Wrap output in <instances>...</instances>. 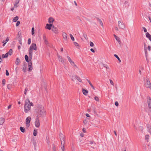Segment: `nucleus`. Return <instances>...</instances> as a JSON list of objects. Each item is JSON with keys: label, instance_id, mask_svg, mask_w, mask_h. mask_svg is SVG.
<instances>
[{"label": "nucleus", "instance_id": "1", "mask_svg": "<svg viewBox=\"0 0 151 151\" xmlns=\"http://www.w3.org/2000/svg\"><path fill=\"white\" fill-rule=\"evenodd\" d=\"M33 104L32 103L30 102L28 99H27L25 101L24 104V111L27 113L31 109V106H33Z\"/></svg>", "mask_w": 151, "mask_h": 151}, {"label": "nucleus", "instance_id": "2", "mask_svg": "<svg viewBox=\"0 0 151 151\" xmlns=\"http://www.w3.org/2000/svg\"><path fill=\"white\" fill-rule=\"evenodd\" d=\"M45 112L44 107L41 106L39 108L37 113L40 116L43 117L45 114Z\"/></svg>", "mask_w": 151, "mask_h": 151}, {"label": "nucleus", "instance_id": "3", "mask_svg": "<svg viewBox=\"0 0 151 151\" xmlns=\"http://www.w3.org/2000/svg\"><path fill=\"white\" fill-rule=\"evenodd\" d=\"M144 84L146 88L151 89V84L149 80L147 78H146Z\"/></svg>", "mask_w": 151, "mask_h": 151}, {"label": "nucleus", "instance_id": "4", "mask_svg": "<svg viewBox=\"0 0 151 151\" xmlns=\"http://www.w3.org/2000/svg\"><path fill=\"white\" fill-rule=\"evenodd\" d=\"M36 51L37 50L36 45L35 43H32L29 47V50L32 51V50Z\"/></svg>", "mask_w": 151, "mask_h": 151}, {"label": "nucleus", "instance_id": "5", "mask_svg": "<svg viewBox=\"0 0 151 151\" xmlns=\"http://www.w3.org/2000/svg\"><path fill=\"white\" fill-rule=\"evenodd\" d=\"M28 71L29 72L31 71L33 69L32 64V61H29V62L28 63Z\"/></svg>", "mask_w": 151, "mask_h": 151}, {"label": "nucleus", "instance_id": "6", "mask_svg": "<svg viewBox=\"0 0 151 151\" xmlns=\"http://www.w3.org/2000/svg\"><path fill=\"white\" fill-rule=\"evenodd\" d=\"M31 117L30 116L27 117L26 119V124L27 127H29L30 125L29 123L31 121Z\"/></svg>", "mask_w": 151, "mask_h": 151}, {"label": "nucleus", "instance_id": "7", "mask_svg": "<svg viewBox=\"0 0 151 151\" xmlns=\"http://www.w3.org/2000/svg\"><path fill=\"white\" fill-rule=\"evenodd\" d=\"M119 27L122 29H124L125 28V25L124 24L123 22H121L120 21H118Z\"/></svg>", "mask_w": 151, "mask_h": 151}, {"label": "nucleus", "instance_id": "8", "mask_svg": "<svg viewBox=\"0 0 151 151\" xmlns=\"http://www.w3.org/2000/svg\"><path fill=\"white\" fill-rule=\"evenodd\" d=\"M35 125L37 127H38L40 125V123L39 120L38 116H37V117L36 118V121L35 122Z\"/></svg>", "mask_w": 151, "mask_h": 151}, {"label": "nucleus", "instance_id": "9", "mask_svg": "<svg viewBox=\"0 0 151 151\" xmlns=\"http://www.w3.org/2000/svg\"><path fill=\"white\" fill-rule=\"evenodd\" d=\"M58 59L59 61L61 62L62 63H64L66 62V60L65 59H63L61 56H60L59 55H58Z\"/></svg>", "mask_w": 151, "mask_h": 151}, {"label": "nucleus", "instance_id": "10", "mask_svg": "<svg viewBox=\"0 0 151 151\" xmlns=\"http://www.w3.org/2000/svg\"><path fill=\"white\" fill-rule=\"evenodd\" d=\"M147 103L148 108L150 109V112H151V99L150 97L149 98V99L147 100Z\"/></svg>", "mask_w": 151, "mask_h": 151}, {"label": "nucleus", "instance_id": "11", "mask_svg": "<svg viewBox=\"0 0 151 151\" xmlns=\"http://www.w3.org/2000/svg\"><path fill=\"white\" fill-rule=\"evenodd\" d=\"M60 138L61 142V141L65 142V139L64 138V136L61 133L60 134Z\"/></svg>", "mask_w": 151, "mask_h": 151}, {"label": "nucleus", "instance_id": "12", "mask_svg": "<svg viewBox=\"0 0 151 151\" xmlns=\"http://www.w3.org/2000/svg\"><path fill=\"white\" fill-rule=\"evenodd\" d=\"M27 64L25 62L23 64L22 70L24 73H25L27 71Z\"/></svg>", "mask_w": 151, "mask_h": 151}, {"label": "nucleus", "instance_id": "13", "mask_svg": "<svg viewBox=\"0 0 151 151\" xmlns=\"http://www.w3.org/2000/svg\"><path fill=\"white\" fill-rule=\"evenodd\" d=\"M65 144V142L61 141V147L62 151H65V149L64 147V145Z\"/></svg>", "mask_w": 151, "mask_h": 151}, {"label": "nucleus", "instance_id": "14", "mask_svg": "<svg viewBox=\"0 0 151 151\" xmlns=\"http://www.w3.org/2000/svg\"><path fill=\"white\" fill-rule=\"evenodd\" d=\"M29 61H32L31 59L32 56V51L29 50Z\"/></svg>", "mask_w": 151, "mask_h": 151}, {"label": "nucleus", "instance_id": "15", "mask_svg": "<svg viewBox=\"0 0 151 151\" xmlns=\"http://www.w3.org/2000/svg\"><path fill=\"white\" fill-rule=\"evenodd\" d=\"M43 39L44 40V42L47 45L49 46V43L48 42V41L46 39V37L45 35L43 36Z\"/></svg>", "mask_w": 151, "mask_h": 151}, {"label": "nucleus", "instance_id": "16", "mask_svg": "<svg viewBox=\"0 0 151 151\" xmlns=\"http://www.w3.org/2000/svg\"><path fill=\"white\" fill-rule=\"evenodd\" d=\"M52 30L55 34H57L58 33V29L56 27H54L52 28Z\"/></svg>", "mask_w": 151, "mask_h": 151}, {"label": "nucleus", "instance_id": "17", "mask_svg": "<svg viewBox=\"0 0 151 151\" xmlns=\"http://www.w3.org/2000/svg\"><path fill=\"white\" fill-rule=\"evenodd\" d=\"M146 36L149 39L150 41H151V35L148 32L146 33Z\"/></svg>", "mask_w": 151, "mask_h": 151}, {"label": "nucleus", "instance_id": "18", "mask_svg": "<svg viewBox=\"0 0 151 151\" xmlns=\"http://www.w3.org/2000/svg\"><path fill=\"white\" fill-rule=\"evenodd\" d=\"M54 21V19L53 18L51 17L49 18L48 22L49 23H52Z\"/></svg>", "mask_w": 151, "mask_h": 151}, {"label": "nucleus", "instance_id": "19", "mask_svg": "<svg viewBox=\"0 0 151 151\" xmlns=\"http://www.w3.org/2000/svg\"><path fill=\"white\" fill-rule=\"evenodd\" d=\"M67 58H68V60L69 61V62H70V64L73 65L74 64V62H73L71 59L70 58L69 56H67Z\"/></svg>", "mask_w": 151, "mask_h": 151}, {"label": "nucleus", "instance_id": "20", "mask_svg": "<svg viewBox=\"0 0 151 151\" xmlns=\"http://www.w3.org/2000/svg\"><path fill=\"white\" fill-rule=\"evenodd\" d=\"M82 92L84 95L86 96L88 93V91L87 90H85L84 89H82Z\"/></svg>", "mask_w": 151, "mask_h": 151}, {"label": "nucleus", "instance_id": "21", "mask_svg": "<svg viewBox=\"0 0 151 151\" xmlns=\"http://www.w3.org/2000/svg\"><path fill=\"white\" fill-rule=\"evenodd\" d=\"M20 1V0H16L15 4H14V6L15 7H17L18 6V3H19Z\"/></svg>", "mask_w": 151, "mask_h": 151}, {"label": "nucleus", "instance_id": "22", "mask_svg": "<svg viewBox=\"0 0 151 151\" xmlns=\"http://www.w3.org/2000/svg\"><path fill=\"white\" fill-rule=\"evenodd\" d=\"M5 121L4 119L2 117L0 118V125L3 124Z\"/></svg>", "mask_w": 151, "mask_h": 151}, {"label": "nucleus", "instance_id": "23", "mask_svg": "<svg viewBox=\"0 0 151 151\" xmlns=\"http://www.w3.org/2000/svg\"><path fill=\"white\" fill-rule=\"evenodd\" d=\"M96 19L97 20L99 21L101 25L102 26V27H103V24L101 20L99 18L97 17L96 18Z\"/></svg>", "mask_w": 151, "mask_h": 151}, {"label": "nucleus", "instance_id": "24", "mask_svg": "<svg viewBox=\"0 0 151 151\" xmlns=\"http://www.w3.org/2000/svg\"><path fill=\"white\" fill-rule=\"evenodd\" d=\"M20 60L18 58H17L15 63L17 65H18L20 63Z\"/></svg>", "mask_w": 151, "mask_h": 151}, {"label": "nucleus", "instance_id": "25", "mask_svg": "<svg viewBox=\"0 0 151 151\" xmlns=\"http://www.w3.org/2000/svg\"><path fill=\"white\" fill-rule=\"evenodd\" d=\"M24 58L26 61L28 63L29 62V57L28 56V55H25Z\"/></svg>", "mask_w": 151, "mask_h": 151}, {"label": "nucleus", "instance_id": "26", "mask_svg": "<svg viewBox=\"0 0 151 151\" xmlns=\"http://www.w3.org/2000/svg\"><path fill=\"white\" fill-rule=\"evenodd\" d=\"M20 129L22 132L24 133L25 132V129L22 127H20Z\"/></svg>", "mask_w": 151, "mask_h": 151}, {"label": "nucleus", "instance_id": "27", "mask_svg": "<svg viewBox=\"0 0 151 151\" xmlns=\"http://www.w3.org/2000/svg\"><path fill=\"white\" fill-rule=\"evenodd\" d=\"M75 77L76 78V79L79 82H82L81 79L77 76H75Z\"/></svg>", "mask_w": 151, "mask_h": 151}, {"label": "nucleus", "instance_id": "28", "mask_svg": "<svg viewBox=\"0 0 151 151\" xmlns=\"http://www.w3.org/2000/svg\"><path fill=\"white\" fill-rule=\"evenodd\" d=\"M45 28L46 29H49V30H50L51 29V27L49 25V24H46V26L45 27Z\"/></svg>", "mask_w": 151, "mask_h": 151}, {"label": "nucleus", "instance_id": "29", "mask_svg": "<svg viewBox=\"0 0 151 151\" xmlns=\"http://www.w3.org/2000/svg\"><path fill=\"white\" fill-rule=\"evenodd\" d=\"M33 135L34 136H36L37 134V130L36 129H35L33 131Z\"/></svg>", "mask_w": 151, "mask_h": 151}, {"label": "nucleus", "instance_id": "30", "mask_svg": "<svg viewBox=\"0 0 151 151\" xmlns=\"http://www.w3.org/2000/svg\"><path fill=\"white\" fill-rule=\"evenodd\" d=\"M86 80L89 83L90 85V86H91V87L93 89H95L94 87L93 86V85L92 84V83H91V82L90 81H89L88 79H86Z\"/></svg>", "mask_w": 151, "mask_h": 151}, {"label": "nucleus", "instance_id": "31", "mask_svg": "<svg viewBox=\"0 0 151 151\" xmlns=\"http://www.w3.org/2000/svg\"><path fill=\"white\" fill-rule=\"evenodd\" d=\"M19 19V17L18 16H16L14 18L13 20V22H16L17 20Z\"/></svg>", "mask_w": 151, "mask_h": 151}, {"label": "nucleus", "instance_id": "32", "mask_svg": "<svg viewBox=\"0 0 151 151\" xmlns=\"http://www.w3.org/2000/svg\"><path fill=\"white\" fill-rule=\"evenodd\" d=\"M8 53V54L10 55H12L13 53V50L12 49H10L9 50V51L7 52Z\"/></svg>", "mask_w": 151, "mask_h": 151}, {"label": "nucleus", "instance_id": "33", "mask_svg": "<svg viewBox=\"0 0 151 151\" xmlns=\"http://www.w3.org/2000/svg\"><path fill=\"white\" fill-rule=\"evenodd\" d=\"M114 56L118 60H119V63L121 62V60H120V59L119 58V57L118 56L116 55V54H114Z\"/></svg>", "mask_w": 151, "mask_h": 151}, {"label": "nucleus", "instance_id": "34", "mask_svg": "<svg viewBox=\"0 0 151 151\" xmlns=\"http://www.w3.org/2000/svg\"><path fill=\"white\" fill-rule=\"evenodd\" d=\"M9 40V37H7L6 38V40H5V42L3 45V46H4L5 44H6V43H7V42Z\"/></svg>", "mask_w": 151, "mask_h": 151}, {"label": "nucleus", "instance_id": "35", "mask_svg": "<svg viewBox=\"0 0 151 151\" xmlns=\"http://www.w3.org/2000/svg\"><path fill=\"white\" fill-rule=\"evenodd\" d=\"M63 37L64 39H66V40L67 39V35L66 34V33H64L63 34Z\"/></svg>", "mask_w": 151, "mask_h": 151}, {"label": "nucleus", "instance_id": "36", "mask_svg": "<svg viewBox=\"0 0 151 151\" xmlns=\"http://www.w3.org/2000/svg\"><path fill=\"white\" fill-rule=\"evenodd\" d=\"M116 40L119 42V43H121V41L119 37L117 36L116 37H115Z\"/></svg>", "mask_w": 151, "mask_h": 151}, {"label": "nucleus", "instance_id": "37", "mask_svg": "<svg viewBox=\"0 0 151 151\" xmlns=\"http://www.w3.org/2000/svg\"><path fill=\"white\" fill-rule=\"evenodd\" d=\"M21 33H22V32L21 31H19L18 32V36L19 37V38L21 37Z\"/></svg>", "mask_w": 151, "mask_h": 151}, {"label": "nucleus", "instance_id": "38", "mask_svg": "<svg viewBox=\"0 0 151 151\" xmlns=\"http://www.w3.org/2000/svg\"><path fill=\"white\" fill-rule=\"evenodd\" d=\"M149 136L148 135H146L145 136V139L146 140H147V142H148V139H149Z\"/></svg>", "mask_w": 151, "mask_h": 151}, {"label": "nucleus", "instance_id": "39", "mask_svg": "<svg viewBox=\"0 0 151 151\" xmlns=\"http://www.w3.org/2000/svg\"><path fill=\"white\" fill-rule=\"evenodd\" d=\"M94 109H96V108H95V107L94 106H92L91 107V108L90 109L88 110V111H90V110H92V111H94Z\"/></svg>", "mask_w": 151, "mask_h": 151}, {"label": "nucleus", "instance_id": "40", "mask_svg": "<svg viewBox=\"0 0 151 151\" xmlns=\"http://www.w3.org/2000/svg\"><path fill=\"white\" fill-rule=\"evenodd\" d=\"M70 38H71V40L72 41H74V40H75L74 38L73 37V35H72L71 34H70Z\"/></svg>", "mask_w": 151, "mask_h": 151}, {"label": "nucleus", "instance_id": "41", "mask_svg": "<svg viewBox=\"0 0 151 151\" xmlns=\"http://www.w3.org/2000/svg\"><path fill=\"white\" fill-rule=\"evenodd\" d=\"M83 36L84 38L86 40H88V38L87 35L85 33H83Z\"/></svg>", "mask_w": 151, "mask_h": 151}, {"label": "nucleus", "instance_id": "42", "mask_svg": "<svg viewBox=\"0 0 151 151\" xmlns=\"http://www.w3.org/2000/svg\"><path fill=\"white\" fill-rule=\"evenodd\" d=\"M35 29L34 27H32V35H33L34 34Z\"/></svg>", "mask_w": 151, "mask_h": 151}, {"label": "nucleus", "instance_id": "43", "mask_svg": "<svg viewBox=\"0 0 151 151\" xmlns=\"http://www.w3.org/2000/svg\"><path fill=\"white\" fill-rule=\"evenodd\" d=\"M102 64L103 65V66H104V67H105V68H106V69H109V67L107 66V65L105 64H104L103 63H102Z\"/></svg>", "mask_w": 151, "mask_h": 151}, {"label": "nucleus", "instance_id": "44", "mask_svg": "<svg viewBox=\"0 0 151 151\" xmlns=\"http://www.w3.org/2000/svg\"><path fill=\"white\" fill-rule=\"evenodd\" d=\"M32 142L35 147L37 145V143L36 142V141L35 140H33V141Z\"/></svg>", "mask_w": 151, "mask_h": 151}, {"label": "nucleus", "instance_id": "45", "mask_svg": "<svg viewBox=\"0 0 151 151\" xmlns=\"http://www.w3.org/2000/svg\"><path fill=\"white\" fill-rule=\"evenodd\" d=\"M73 43H74V45H75V46H79V44L77 42H73Z\"/></svg>", "mask_w": 151, "mask_h": 151}, {"label": "nucleus", "instance_id": "46", "mask_svg": "<svg viewBox=\"0 0 151 151\" xmlns=\"http://www.w3.org/2000/svg\"><path fill=\"white\" fill-rule=\"evenodd\" d=\"M90 46L92 47L93 46L94 44L92 42L90 41Z\"/></svg>", "mask_w": 151, "mask_h": 151}, {"label": "nucleus", "instance_id": "47", "mask_svg": "<svg viewBox=\"0 0 151 151\" xmlns=\"http://www.w3.org/2000/svg\"><path fill=\"white\" fill-rule=\"evenodd\" d=\"M20 22L19 21H17L16 24V26L17 27L20 24Z\"/></svg>", "mask_w": 151, "mask_h": 151}, {"label": "nucleus", "instance_id": "48", "mask_svg": "<svg viewBox=\"0 0 151 151\" xmlns=\"http://www.w3.org/2000/svg\"><path fill=\"white\" fill-rule=\"evenodd\" d=\"M94 99L96 101H99V98L97 96H95L94 97Z\"/></svg>", "mask_w": 151, "mask_h": 151}, {"label": "nucleus", "instance_id": "49", "mask_svg": "<svg viewBox=\"0 0 151 151\" xmlns=\"http://www.w3.org/2000/svg\"><path fill=\"white\" fill-rule=\"evenodd\" d=\"M31 39L30 38H29L28 40V44L29 45L31 43Z\"/></svg>", "mask_w": 151, "mask_h": 151}, {"label": "nucleus", "instance_id": "50", "mask_svg": "<svg viewBox=\"0 0 151 151\" xmlns=\"http://www.w3.org/2000/svg\"><path fill=\"white\" fill-rule=\"evenodd\" d=\"M28 90V88H27L26 87L25 88V91H24V94H25V95L26 94Z\"/></svg>", "mask_w": 151, "mask_h": 151}, {"label": "nucleus", "instance_id": "51", "mask_svg": "<svg viewBox=\"0 0 151 151\" xmlns=\"http://www.w3.org/2000/svg\"><path fill=\"white\" fill-rule=\"evenodd\" d=\"M6 81L5 79H3L2 80V83L3 85H4L5 84Z\"/></svg>", "mask_w": 151, "mask_h": 151}, {"label": "nucleus", "instance_id": "52", "mask_svg": "<svg viewBox=\"0 0 151 151\" xmlns=\"http://www.w3.org/2000/svg\"><path fill=\"white\" fill-rule=\"evenodd\" d=\"M19 42L20 44H22V40L21 37L19 38Z\"/></svg>", "mask_w": 151, "mask_h": 151}, {"label": "nucleus", "instance_id": "53", "mask_svg": "<svg viewBox=\"0 0 151 151\" xmlns=\"http://www.w3.org/2000/svg\"><path fill=\"white\" fill-rule=\"evenodd\" d=\"M109 81H110V83H111V84L112 85H113V86H114V83H113V81H112L111 80V79H110L109 80Z\"/></svg>", "mask_w": 151, "mask_h": 151}, {"label": "nucleus", "instance_id": "54", "mask_svg": "<svg viewBox=\"0 0 151 151\" xmlns=\"http://www.w3.org/2000/svg\"><path fill=\"white\" fill-rule=\"evenodd\" d=\"M6 76H8L9 75V73L8 72V70H6Z\"/></svg>", "mask_w": 151, "mask_h": 151}, {"label": "nucleus", "instance_id": "55", "mask_svg": "<svg viewBox=\"0 0 151 151\" xmlns=\"http://www.w3.org/2000/svg\"><path fill=\"white\" fill-rule=\"evenodd\" d=\"M115 105L116 106H118L119 105V103L117 101H116L115 102Z\"/></svg>", "mask_w": 151, "mask_h": 151}, {"label": "nucleus", "instance_id": "56", "mask_svg": "<svg viewBox=\"0 0 151 151\" xmlns=\"http://www.w3.org/2000/svg\"><path fill=\"white\" fill-rule=\"evenodd\" d=\"M53 151H56V149L55 146H53L52 147Z\"/></svg>", "mask_w": 151, "mask_h": 151}, {"label": "nucleus", "instance_id": "57", "mask_svg": "<svg viewBox=\"0 0 151 151\" xmlns=\"http://www.w3.org/2000/svg\"><path fill=\"white\" fill-rule=\"evenodd\" d=\"M49 25L51 27H52V28H53L55 27L52 24H51V23L49 24Z\"/></svg>", "mask_w": 151, "mask_h": 151}, {"label": "nucleus", "instance_id": "58", "mask_svg": "<svg viewBox=\"0 0 151 151\" xmlns=\"http://www.w3.org/2000/svg\"><path fill=\"white\" fill-rule=\"evenodd\" d=\"M142 28L144 29V32H146L147 31V30L146 29L145 27H143Z\"/></svg>", "mask_w": 151, "mask_h": 151}, {"label": "nucleus", "instance_id": "59", "mask_svg": "<svg viewBox=\"0 0 151 151\" xmlns=\"http://www.w3.org/2000/svg\"><path fill=\"white\" fill-rule=\"evenodd\" d=\"M151 48V47L149 45V46H148L147 48H148V50L149 51H150V50Z\"/></svg>", "mask_w": 151, "mask_h": 151}, {"label": "nucleus", "instance_id": "60", "mask_svg": "<svg viewBox=\"0 0 151 151\" xmlns=\"http://www.w3.org/2000/svg\"><path fill=\"white\" fill-rule=\"evenodd\" d=\"M83 123L84 124H86L87 123V121L86 120H84L83 121Z\"/></svg>", "mask_w": 151, "mask_h": 151}, {"label": "nucleus", "instance_id": "61", "mask_svg": "<svg viewBox=\"0 0 151 151\" xmlns=\"http://www.w3.org/2000/svg\"><path fill=\"white\" fill-rule=\"evenodd\" d=\"M128 4V2H127V1H125V2L124 3V4H125V5H127H127L125 6H126H126H127V7H128V4Z\"/></svg>", "mask_w": 151, "mask_h": 151}, {"label": "nucleus", "instance_id": "62", "mask_svg": "<svg viewBox=\"0 0 151 151\" xmlns=\"http://www.w3.org/2000/svg\"><path fill=\"white\" fill-rule=\"evenodd\" d=\"M90 50L93 52H95V50H94L93 48H91L90 49Z\"/></svg>", "mask_w": 151, "mask_h": 151}, {"label": "nucleus", "instance_id": "63", "mask_svg": "<svg viewBox=\"0 0 151 151\" xmlns=\"http://www.w3.org/2000/svg\"><path fill=\"white\" fill-rule=\"evenodd\" d=\"M5 57H6V58H7L9 55L8 53H6L5 54Z\"/></svg>", "mask_w": 151, "mask_h": 151}, {"label": "nucleus", "instance_id": "64", "mask_svg": "<svg viewBox=\"0 0 151 151\" xmlns=\"http://www.w3.org/2000/svg\"><path fill=\"white\" fill-rule=\"evenodd\" d=\"M2 58H6V57H5V55L4 54H2Z\"/></svg>", "mask_w": 151, "mask_h": 151}]
</instances>
